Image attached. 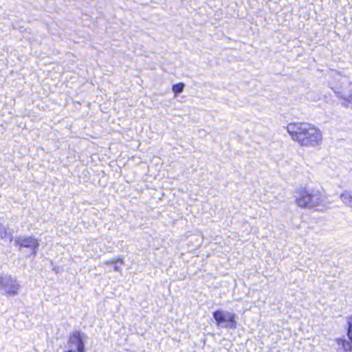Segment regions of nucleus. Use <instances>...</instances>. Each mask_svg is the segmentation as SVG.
Listing matches in <instances>:
<instances>
[{
    "mask_svg": "<svg viewBox=\"0 0 352 352\" xmlns=\"http://www.w3.org/2000/svg\"><path fill=\"white\" fill-rule=\"evenodd\" d=\"M348 84L347 78L336 73L332 80L329 82L330 87L338 97H340L344 101L342 104L345 107H352V95L345 93L344 85Z\"/></svg>",
    "mask_w": 352,
    "mask_h": 352,
    "instance_id": "f257e3e1",
    "label": "nucleus"
},
{
    "mask_svg": "<svg viewBox=\"0 0 352 352\" xmlns=\"http://www.w3.org/2000/svg\"><path fill=\"white\" fill-rule=\"evenodd\" d=\"M287 131L293 140L297 142L300 146H307L308 144V124L306 122L289 123L287 126Z\"/></svg>",
    "mask_w": 352,
    "mask_h": 352,
    "instance_id": "f03ea898",
    "label": "nucleus"
},
{
    "mask_svg": "<svg viewBox=\"0 0 352 352\" xmlns=\"http://www.w3.org/2000/svg\"><path fill=\"white\" fill-rule=\"evenodd\" d=\"M21 285L15 276L9 274H0V291L6 295L14 296L18 295Z\"/></svg>",
    "mask_w": 352,
    "mask_h": 352,
    "instance_id": "7ed1b4c3",
    "label": "nucleus"
},
{
    "mask_svg": "<svg viewBox=\"0 0 352 352\" xmlns=\"http://www.w3.org/2000/svg\"><path fill=\"white\" fill-rule=\"evenodd\" d=\"M213 317L219 327L235 329L236 327V315L224 310H217L213 313Z\"/></svg>",
    "mask_w": 352,
    "mask_h": 352,
    "instance_id": "20e7f679",
    "label": "nucleus"
},
{
    "mask_svg": "<svg viewBox=\"0 0 352 352\" xmlns=\"http://www.w3.org/2000/svg\"><path fill=\"white\" fill-rule=\"evenodd\" d=\"M348 330L347 336L349 340L345 338H337L336 342L338 344V349L344 352H352V317L347 318Z\"/></svg>",
    "mask_w": 352,
    "mask_h": 352,
    "instance_id": "39448f33",
    "label": "nucleus"
},
{
    "mask_svg": "<svg viewBox=\"0 0 352 352\" xmlns=\"http://www.w3.org/2000/svg\"><path fill=\"white\" fill-rule=\"evenodd\" d=\"M295 204L301 208H305L308 204V190L307 186H300L294 192Z\"/></svg>",
    "mask_w": 352,
    "mask_h": 352,
    "instance_id": "423d86ee",
    "label": "nucleus"
},
{
    "mask_svg": "<svg viewBox=\"0 0 352 352\" xmlns=\"http://www.w3.org/2000/svg\"><path fill=\"white\" fill-rule=\"evenodd\" d=\"M86 336L80 331H74L69 337L68 344L70 347H74L78 352H85L84 342Z\"/></svg>",
    "mask_w": 352,
    "mask_h": 352,
    "instance_id": "0eeeda50",
    "label": "nucleus"
},
{
    "mask_svg": "<svg viewBox=\"0 0 352 352\" xmlns=\"http://www.w3.org/2000/svg\"><path fill=\"white\" fill-rule=\"evenodd\" d=\"M15 243L21 248H28L30 249L31 254H36L38 248V242L34 237H18L15 239Z\"/></svg>",
    "mask_w": 352,
    "mask_h": 352,
    "instance_id": "6e6552de",
    "label": "nucleus"
},
{
    "mask_svg": "<svg viewBox=\"0 0 352 352\" xmlns=\"http://www.w3.org/2000/svg\"><path fill=\"white\" fill-rule=\"evenodd\" d=\"M322 142V131L314 126L309 125V146L317 147L321 144Z\"/></svg>",
    "mask_w": 352,
    "mask_h": 352,
    "instance_id": "1a4fd4ad",
    "label": "nucleus"
},
{
    "mask_svg": "<svg viewBox=\"0 0 352 352\" xmlns=\"http://www.w3.org/2000/svg\"><path fill=\"white\" fill-rule=\"evenodd\" d=\"M325 197L322 188L311 190L309 192V208L316 207L324 202Z\"/></svg>",
    "mask_w": 352,
    "mask_h": 352,
    "instance_id": "9d476101",
    "label": "nucleus"
},
{
    "mask_svg": "<svg viewBox=\"0 0 352 352\" xmlns=\"http://www.w3.org/2000/svg\"><path fill=\"white\" fill-rule=\"evenodd\" d=\"M0 239L3 242H11L12 234L5 226L0 223Z\"/></svg>",
    "mask_w": 352,
    "mask_h": 352,
    "instance_id": "9b49d317",
    "label": "nucleus"
},
{
    "mask_svg": "<svg viewBox=\"0 0 352 352\" xmlns=\"http://www.w3.org/2000/svg\"><path fill=\"white\" fill-rule=\"evenodd\" d=\"M340 199L344 204L352 208V191H344L340 196Z\"/></svg>",
    "mask_w": 352,
    "mask_h": 352,
    "instance_id": "f8f14e48",
    "label": "nucleus"
},
{
    "mask_svg": "<svg viewBox=\"0 0 352 352\" xmlns=\"http://www.w3.org/2000/svg\"><path fill=\"white\" fill-rule=\"evenodd\" d=\"M107 264L113 265L115 271L120 272L122 270V266L124 265L123 257H118L117 258H113L107 262Z\"/></svg>",
    "mask_w": 352,
    "mask_h": 352,
    "instance_id": "ddd939ff",
    "label": "nucleus"
},
{
    "mask_svg": "<svg viewBox=\"0 0 352 352\" xmlns=\"http://www.w3.org/2000/svg\"><path fill=\"white\" fill-rule=\"evenodd\" d=\"M184 86V84L182 82L175 84L173 86L172 90L174 93L175 97H177L179 94L183 91Z\"/></svg>",
    "mask_w": 352,
    "mask_h": 352,
    "instance_id": "4468645a",
    "label": "nucleus"
},
{
    "mask_svg": "<svg viewBox=\"0 0 352 352\" xmlns=\"http://www.w3.org/2000/svg\"><path fill=\"white\" fill-rule=\"evenodd\" d=\"M65 352H74V351L73 350H72V349H69V350L66 351H65Z\"/></svg>",
    "mask_w": 352,
    "mask_h": 352,
    "instance_id": "2eb2a0df",
    "label": "nucleus"
}]
</instances>
